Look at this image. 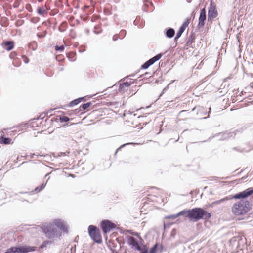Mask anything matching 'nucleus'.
Returning <instances> with one entry per match:
<instances>
[{
    "label": "nucleus",
    "instance_id": "obj_1",
    "mask_svg": "<svg viewBox=\"0 0 253 253\" xmlns=\"http://www.w3.org/2000/svg\"><path fill=\"white\" fill-rule=\"evenodd\" d=\"M42 229L46 236L49 238L61 236L60 231L67 233V228L65 226L64 222L61 219H56L53 224H47L43 225Z\"/></svg>",
    "mask_w": 253,
    "mask_h": 253
},
{
    "label": "nucleus",
    "instance_id": "obj_2",
    "mask_svg": "<svg viewBox=\"0 0 253 253\" xmlns=\"http://www.w3.org/2000/svg\"><path fill=\"white\" fill-rule=\"evenodd\" d=\"M252 203L247 200H240L234 204L232 211L237 215L246 214L252 209Z\"/></svg>",
    "mask_w": 253,
    "mask_h": 253
},
{
    "label": "nucleus",
    "instance_id": "obj_3",
    "mask_svg": "<svg viewBox=\"0 0 253 253\" xmlns=\"http://www.w3.org/2000/svg\"><path fill=\"white\" fill-rule=\"evenodd\" d=\"M189 216L190 221L196 222L201 219L208 220L211 215L201 208H194L190 210Z\"/></svg>",
    "mask_w": 253,
    "mask_h": 253
},
{
    "label": "nucleus",
    "instance_id": "obj_4",
    "mask_svg": "<svg viewBox=\"0 0 253 253\" xmlns=\"http://www.w3.org/2000/svg\"><path fill=\"white\" fill-rule=\"evenodd\" d=\"M88 232L91 239L95 243L100 244L102 242L99 228L95 225H90L88 227Z\"/></svg>",
    "mask_w": 253,
    "mask_h": 253
},
{
    "label": "nucleus",
    "instance_id": "obj_5",
    "mask_svg": "<svg viewBox=\"0 0 253 253\" xmlns=\"http://www.w3.org/2000/svg\"><path fill=\"white\" fill-rule=\"evenodd\" d=\"M245 240V238L243 239L240 236H235L230 239L228 243L233 249L237 250H242L243 248L241 246L242 244H244V240Z\"/></svg>",
    "mask_w": 253,
    "mask_h": 253
},
{
    "label": "nucleus",
    "instance_id": "obj_6",
    "mask_svg": "<svg viewBox=\"0 0 253 253\" xmlns=\"http://www.w3.org/2000/svg\"><path fill=\"white\" fill-rule=\"evenodd\" d=\"M101 228L104 233L106 234L115 229L116 224L109 220H103L100 224Z\"/></svg>",
    "mask_w": 253,
    "mask_h": 253
},
{
    "label": "nucleus",
    "instance_id": "obj_7",
    "mask_svg": "<svg viewBox=\"0 0 253 253\" xmlns=\"http://www.w3.org/2000/svg\"><path fill=\"white\" fill-rule=\"evenodd\" d=\"M253 194V187L248 188L234 195L235 199L247 200L246 199Z\"/></svg>",
    "mask_w": 253,
    "mask_h": 253
},
{
    "label": "nucleus",
    "instance_id": "obj_8",
    "mask_svg": "<svg viewBox=\"0 0 253 253\" xmlns=\"http://www.w3.org/2000/svg\"><path fill=\"white\" fill-rule=\"evenodd\" d=\"M253 149V143H241L240 146L233 148V150H236L239 152H248Z\"/></svg>",
    "mask_w": 253,
    "mask_h": 253
},
{
    "label": "nucleus",
    "instance_id": "obj_9",
    "mask_svg": "<svg viewBox=\"0 0 253 253\" xmlns=\"http://www.w3.org/2000/svg\"><path fill=\"white\" fill-rule=\"evenodd\" d=\"M17 253H28L34 252L36 250L37 247L35 246H30L26 245L16 246Z\"/></svg>",
    "mask_w": 253,
    "mask_h": 253
},
{
    "label": "nucleus",
    "instance_id": "obj_10",
    "mask_svg": "<svg viewBox=\"0 0 253 253\" xmlns=\"http://www.w3.org/2000/svg\"><path fill=\"white\" fill-rule=\"evenodd\" d=\"M206 20V10L205 8H203L200 11V16L199 17V22L197 25V28L198 29H201L204 26Z\"/></svg>",
    "mask_w": 253,
    "mask_h": 253
},
{
    "label": "nucleus",
    "instance_id": "obj_11",
    "mask_svg": "<svg viewBox=\"0 0 253 253\" xmlns=\"http://www.w3.org/2000/svg\"><path fill=\"white\" fill-rule=\"evenodd\" d=\"M218 14L216 6L211 3L210 7L208 8V21H209L212 19L217 17Z\"/></svg>",
    "mask_w": 253,
    "mask_h": 253
},
{
    "label": "nucleus",
    "instance_id": "obj_12",
    "mask_svg": "<svg viewBox=\"0 0 253 253\" xmlns=\"http://www.w3.org/2000/svg\"><path fill=\"white\" fill-rule=\"evenodd\" d=\"M128 244L136 250H140L141 246L137 240L133 236H127Z\"/></svg>",
    "mask_w": 253,
    "mask_h": 253
},
{
    "label": "nucleus",
    "instance_id": "obj_13",
    "mask_svg": "<svg viewBox=\"0 0 253 253\" xmlns=\"http://www.w3.org/2000/svg\"><path fill=\"white\" fill-rule=\"evenodd\" d=\"M175 32L173 28L169 27L165 29V35L168 38H172L175 35Z\"/></svg>",
    "mask_w": 253,
    "mask_h": 253
},
{
    "label": "nucleus",
    "instance_id": "obj_14",
    "mask_svg": "<svg viewBox=\"0 0 253 253\" xmlns=\"http://www.w3.org/2000/svg\"><path fill=\"white\" fill-rule=\"evenodd\" d=\"M14 42L11 41H7L3 43V48L7 51H10L14 48Z\"/></svg>",
    "mask_w": 253,
    "mask_h": 253
},
{
    "label": "nucleus",
    "instance_id": "obj_15",
    "mask_svg": "<svg viewBox=\"0 0 253 253\" xmlns=\"http://www.w3.org/2000/svg\"><path fill=\"white\" fill-rule=\"evenodd\" d=\"M239 131L238 129H237L235 131L230 132L228 133L222 132V141L228 138L234 137L236 135L235 132H238Z\"/></svg>",
    "mask_w": 253,
    "mask_h": 253
},
{
    "label": "nucleus",
    "instance_id": "obj_16",
    "mask_svg": "<svg viewBox=\"0 0 253 253\" xmlns=\"http://www.w3.org/2000/svg\"><path fill=\"white\" fill-rule=\"evenodd\" d=\"M45 186V184L43 183L42 185H41L40 186L37 187L35 189L34 191H36L37 192H40V191H42V190H43ZM33 192H34V191H32L29 192H19V193H21V194H27L30 195L32 194Z\"/></svg>",
    "mask_w": 253,
    "mask_h": 253
},
{
    "label": "nucleus",
    "instance_id": "obj_17",
    "mask_svg": "<svg viewBox=\"0 0 253 253\" xmlns=\"http://www.w3.org/2000/svg\"><path fill=\"white\" fill-rule=\"evenodd\" d=\"M190 210L191 209H184L181 211L176 214L177 217L184 215L185 217H188L189 219V214H190Z\"/></svg>",
    "mask_w": 253,
    "mask_h": 253
},
{
    "label": "nucleus",
    "instance_id": "obj_18",
    "mask_svg": "<svg viewBox=\"0 0 253 253\" xmlns=\"http://www.w3.org/2000/svg\"><path fill=\"white\" fill-rule=\"evenodd\" d=\"M195 33L193 31H191L190 34V36L188 38V39L186 42V44L187 45H191L192 43L195 42Z\"/></svg>",
    "mask_w": 253,
    "mask_h": 253
},
{
    "label": "nucleus",
    "instance_id": "obj_19",
    "mask_svg": "<svg viewBox=\"0 0 253 253\" xmlns=\"http://www.w3.org/2000/svg\"><path fill=\"white\" fill-rule=\"evenodd\" d=\"M130 85V83L128 82H124L122 84H121L119 85V87L118 89V91L119 92H124L125 87H128Z\"/></svg>",
    "mask_w": 253,
    "mask_h": 253
},
{
    "label": "nucleus",
    "instance_id": "obj_20",
    "mask_svg": "<svg viewBox=\"0 0 253 253\" xmlns=\"http://www.w3.org/2000/svg\"><path fill=\"white\" fill-rule=\"evenodd\" d=\"M162 54L159 53L149 60H150V61L151 62L152 64L153 65L156 61H158L162 57Z\"/></svg>",
    "mask_w": 253,
    "mask_h": 253
},
{
    "label": "nucleus",
    "instance_id": "obj_21",
    "mask_svg": "<svg viewBox=\"0 0 253 253\" xmlns=\"http://www.w3.org/2000/svg\"><path fill=\"white\" fill-rule=\"evenodd\" d=\"M185 31L184 29H182L181 27H180L179 28L178 31L176 33V36L174 37V41H177L182 35V33Z\"/></svg>",
    "mask_w": 253,
    "mask_h": 253
},
{
    "label": "nucleus",
    "instance_id": "obj_22",
    "mask_svg": "<svg viewBox=\"0 0 253 253\" xmlns=\"http://www.w3.org/2000/svg\"><path fill=\"white\" fill-rule=\"evenodd\" d=\"M38 46V44L36 42L33 41L29 43L28 47L29 48L33 50H35Z\"/></svg>",
    "mask_w": 253,
    "mask_h": 253
},
{
    "label": "nucleus",
    "instance_id": "obj_23",
    "mask_svg": "<svg viewBox=\"0 0 253 253\" xmlns=\"http://www.w3.org/2000/svg\"><path fill=\"white\" fill-rule=\"evenodd\" d=\"M17 252L16 246H13L7 249L3 253H17Z\"/></svg>",
    "mask_w": 253,
    "mask_h": 253
},
{
    "label": "nucleus",
    "instance_id": "obj_24",
    "mask_svg": "<svg viewBox=\"0 0 253 253\" xmlns=\"http://www.w3.org/2000/svg\"><path fill=\"white\" fill-rule=\"evenodd\" d=\"M107 105L111 106L114 108H117L119 106H121V105L118 102H109L107 103Z\"/></svg>",
    "mask_w": 253,
    "mask_h": 253
},
{
    "label": "nucleus",
    "instance_id": "obj_25",
    "mask_svg": "<svg viewBox=\"0 0 253 253\" xmlns=\"http://www.w3.org/2000/svg\"><path fill=\"white\" fill-rule=\"evenodd\" d=\"M92 105V103L91 102H88L84 104H82L80 107L82 109V111L86 110L88 108H89Z\"/></svg>",
    "mask_w": 253,
    "mask_h": 253
},
{
    "label": "nucleus",
    "instance_id": "obj_26",
    "mask_svg": "<svg viewBox=\"0 0 253 253\" xmlns=\"http://www.w3.org/2000/svg\"><path fill=\"white\" fill-rule=\"evenodd\" d=\"M80 103V100L78 99V98L75 99L72 101H71L68 104V106L69 107H73V106L78 105Z\"/></svg>",
    "mask_w": 253,
    "mask_h": 253
},
{
    "label": "nucleus",
    "instance_id": "obj_27",
    "mask_svg": "<svg viewBox=\"0 0 253 253\" xmlns=\"http://www.w3.org/2000/svg\"><path fill=\"white\" fill-rule=\"evenodd\" d=\"M204 111V108L203 107L197 106L193 108L192 110V111L196 112L197 114H198L199 112H203Z\"/></svg>",
    "mask_w": 253,
    "mask_h": 253
},
{
    "label": "nucleus",
    "instance_id": "obj_28",
    "mask_svg": "<svg viewBox=\"0 0 253 253\" xmlns=\"http://www.w3.org/2000/svg\"><path fill=\"white\" fill-rule=\"evenodd\" d=\"M190 18H187L185 21L182 23V24L181 25L180 27H181L182 29L185 30L186 27L188 26V25L190 23Z\"/></svg>",
    "mask_w": 253,
    "mask_h": 253
},
{
    "label": "nucleus",
    "instance_id": "obj_29",
    "mask_svg": "<svg viewBox=\"0 0 253 253\" xmlns=\"http://www.w3.org/2000/svg\"><path fill=\"white\" fill-rule=\"evenodd\" d=\"M11 139L9 137H5L4 134H1L0 136V142H11Z\"/></svg>",
    "mask_w": 253,
    "mask_h": 253
},
{
    "label": "nucleus",
    "instance_id": "obj_30",
    "mask_svg": "<svg viewBox=\"0 0 253 253\" xmlns=\"http://www.w3.org/2000/svg\"><path fill=\"white\" fill-rule=\"evenodd\" d=\"M159 246V244L158 243H156L152 247L150 248L149 251L150 253H156Z\"/></svg>",
    "mask_w": 253,
    "mask_h": 253
},
{
    "label": "nucleus",
    "instance_id": "obj_31",
    "mask_svg": "<svg viewBox=\"0 0 253 253\" xmlns=\"http://www.w3.org/2000/svg\"><path fill=\"white\" fill-rule=\"evenodd\" d=\"M52 242L50 241H44L43 242V243L40 245V249H44L47 247L48 245L51 244Z\"/></svg>",
    "mask_w": 253,
    "mask_h": 253
},
{
    "label": "nucleus",
    "instance_id": "obj_32",
    "mask_svg": "<svg viewBox=\"0 0 253 253\" xmlns=\"http://www.w3.org/2000/svg\"><path fill=\"white\" fill-rule=\"evenodd\" d=\"M152 65V64L150 60H148L141 65V68L143 69H147Z\"/></svg>",
    "mask_w": 253,
    "mask_h": 253
},
{
    "label": "nucleus",
    "instance_id": "obj_33",
    "mask_svg": "<svg viewBox=\"0 0 253 253\" xmlns=\"http://www.w3.org/2000/svg\"><path fill=\"white\" fill-rule=\"evenodd\" d=\"M59 120H60V122H62V123L68 122L70 120L69 118L67 116H65L59 115Z\"/></svg>",
    "mask_w": 253,
    "mask_h": 253
},
{
    "label": "nucleus",
    "instance_id": "obj_34",
    "mask_svg": "<svg viewBox=\"0 0 253 253\" xmlns=\"http://www.w3.org/2000/svg\"><path fill=\"white\" fill-rule=\"evenodd\" d=\"M65 49V47H64V46L62 45H60V46H58V45H56L55 46V49L56 51H58V52H62L64 51Z\"/></svg>",
    "mask_w": 253,
    "mask_h": 253
},
{
    "label": "nucleus",
    "instance_id": "obj_35",
    "mask_svg": "<svg viewBox=\"0 0 253 253\" xmlns=\"http://www.w3.org/2000/svg\"><path fill=\"white\" fill-rule=\"evenodd\" d=\"M67 57L68 59L71 61H74L76 60L75 55L72 53H68L67 54Z\"/></svg>",
    "mask_w": 253,
    "mask_h": 253
},
{
    "label": "nucleus",
    "instance_id": "obj_36",
    "mask_svg": "<svg viewBox=\"0 0 253 253\" xmlns=\"http://www.w3.org/2000/svg\"><path fill=\"white\" fill-rule=\"evenodd\" d=\"M126 32L125 30H121L119 33V34H118L119 35H120V38L121 39H123L126 35Z\"/></svg>",
    "mask_w": 253,
    "mask_h": 253
},
{
    "label": "nucleus",
    "instance_id": "obj_37",
    "mask_svg": "<svg viewBox=\"0 0 253 253\" xmlns=\"http://www.w3.org/2000/svg\"><path fill=\"white\" fill-rule=\"evenodd\" d=\"M234 197V195H229L228 196H226L224 198H222V202H223L225 201H227V200H233V199H235V198Z\"/></svg>",
    "mask_w": 253,
    "mask_h": 253
},
{
    "label": "nucleus",
    "instance_id": "obj_38",
    "mask_svg": "<svg viewBox=\"0 0 253 253\" xmlns=\"http://www.w3.org/2000/svg\"><path fill=\"white\" fill-rule=\"evenodd\" d=\"M177 218L176 214L173 215H169L165 217V219H171L174 220Z\"/></svg>",
    "mask_w": 253,
    "mask_h": 253
},
{
    "label": "nucleus",
    "instance_id": "obj_39",
    "mask_svg": "<svg viewBox=\"0 0 253 253\" xmlns=\"http://www.w3.org/2000/svg\"><path fill=\"white\" fill-rule=\"evenodd\" d=\"M94 33L96 34H98L101 33V30L100 29V28L99 26H98L97 25L94 26Z\"/></svg>",
    "mask_w": 253,
    "mask_h": 253
},
{
    "label": "nucleus",
    "instance_id": "obj_40",
    "mask_svg": "<svg viewBox=\"0 0 253 253\" xmlns=\"http://www.w3.org/2000/svg\"><path fill=\"white\" fill-rule=\"evenodd\" d=\"M46 34H47V32H46V31H45L43 32V33H38L37 34V36L39 38H43L46 36Z\"/></svg>",
    "mask_w": 253,
    "mask_h": 253
},
{
    "label": "nucleus",
    "instance_id": "obj_41",
    "mask_svg": "<svg viewBox=\"0 0 253 253\" xmlns=\"http://www.w3.org/2000/svg\"><path fill=\"white\" fill-rule=\"evenodd\" d=\"M220 135V133H216L214 135L210 136L208 140L210 141H212V140H213V139L215 138V137H219ZM215 140H214V141H215Z\"/></svg>",
    "mask_w": 253,
    "mask_h": 253
},
{
    "label": "nucleus",
    "instance_id": "obj_42",
    "mask_svg": "<svg viewBox=\"0 0 253 253\" xmlns=\"http://www.w3.org/2000/svg\"><path fill=\"white\" fill-rule=\"evenodd\" d=\"M131 143H124V144L122 145L120 147H119L117 150H116L115 154L116 155L118 151H119L121 149L124 147L126 145L128 144H130ZM133 144H140V143H133Z\"/></svg>",
    "mask_w": 253,
    "mask_h": 253
},
{
    "label": "nucleus",
    "instance_id": "obj_43",
    "mask_svg": "<svg viewBox=\"0 0 253 253\" xmlns=\"http://www.w3.org/2000/svg\"><path fill=\"white\" fill-rule=\"evenodd\" d=\"M37 13L38 14L44 16V11L40 7L37 8Z\"/></svg>",
    "mask_w": 253,
    "mask_h": 253
},
{
    "label": "nucleus",
    "instance_id": "obj_44",
    "mask_svg": "<svg viewBox=\"0 0 253 253\" xmlns=\"http://www.w3.org/2000/svg\"><path fill=\"white\" fill-rule=\"evenodd\" d=\"M138 251L140 252V253H150L149 251L147 248H142L141 247L140 250Z\"/></svg>",
    "mask_w": 253,
    "mask_h": 253
},
{
    "label": "nucleus",
    "instance_id": "obj_45",
    "mask_svg": "<svg viewBox=\"0 0 253 253\" xmlns=\"http://www.w3.org/2000/svg\"><path fill=\"white\" fill-rule=\"evenodd\" d=\"M176 233H177L176 229L175 228L173 229L170 233L171 237L175 238Z\"/></svg>",
    "mask_w": 253,
    "mask_h": 253
},
{
    "label": "nucleus",
    "instance_id": "obj_46",
    "mask_svg": "<svg viewBox=\"0 0 253 253\" xmlns=\"http://www.w3.org/2000/svg\"><path fill=\"white\" fill-rule=\"evenodd\" d=\"M17 54L16 52H12L9 54V57L10 59H14L17 56Z\"/></svg>",
    "mask_w": 253,
    "mask_h": 253
},
{
    "label": "nucleus",
    "instance_id": "obj_47",
    "mask_svg": "<svg viewBox=\"0 0 253 253\" xmlns=\"http://www.w3.org/2000/svg\"><path fill=\"white\" fill-rule=\"evenodd\" d=\"M82 111V109L81 108V107L80 106L79 108L75 109L74 111V112L75 114H79L82 113V112H81Z\"/></svg>",
    "mask_w": 253,
    "mask_h": 253
},
{
    "label": "nucleus",
    "instance_id": "obj_48",
    "mask_svg": "<svg viewBox=\"0 0 253 253\" xmlns=\"http://www.w3.org/2000/svg\"><path fill=\"white\" fill-rule=\"evenodd\" d=\"M253 218V212L250 213L249 215L245 216V217L243 218L244 219H251Z\"/></svg>",
    "mask_w": 253,
    "mask_h": 253
},
{
    "label": "nucleus",
    "instance_id": "obj_49",
    "mask_svg": "<svg viewBox=\"0 0 253 253\" xmlns=\"http://www.w3.org/2000/svg\"><path fill=\"white\" fill-rule=\"evenodd\" d=\"M150 73L146 72L145 73H144V74L141 75V77H143L144 78H149L151 77V76L150 75Z\"/></svg>",
    "mask_w": 253,
    "mask_h": 253
},
{
    "label": "nucleus",
    "instance_id": "obj_50",
    "mask_svg": "<svg viewBox=\"0 0 253 253\" xmlns=\"http://www.w3.org/2000/svg\"><path fill=\"white\" fill-rule=\"evenodd\" d=\"M120 35L118 34H116L113 36V40L114 41H117L118 39H120Z\"/></svg>",
    "mask_w": 253,
    "mask_h": 253
},
{
    "label": "nucleus",
    "instance_id": "obj_51",
    "mask_svg": "<svg viewBox=\"0 0 253 253\" xmlns=\"http://www.w3.org/2000/svg\"><path fill=\"white\" fill-rule=\"evenodd\" d=\"M138 19H140V17L137 16L135 20L133 21V24L135 26H138L139 24Z\"/></svg>",
    "mask_w": 253,
    "mask_h": 253
},
{
    "label": "nucleus",
    "instance_id": "obj_52",
    "mask_svg": "<svg viewBox=\"0 0 253 253\" xmlns=\"http://www.w3.org/2000/svg\"><path fill=\"white\" fill-rule=\"evenodd\" d=\"M39 120V119H34L32 120V122L31 123V126L32 127H36L38 126L37 124H35V122L34 121V120Z\"/></svg>",
    "mask_w": 253,
    "mask_h": 253
},
{
    "label": "nucleus",
    "instance_id": "obj_53",
    "mask_svg": "<svg viewBox=\"0 0 253 253\" xmlns=\"http://www.w3.org/2000/svg\"><path fill=\"white\" fill-rule=\"evenodd\" d=\"M173 222H169V223H166L165 221L164 222V227H169L170 225H171Z\"/></svg>",
    "mask_w": 253,
    "mask_h": 253
},
{
    "label": "nucleus",
    "instance_id": "obj_54",
    "mask_svg": "<svg viewBox=\"0 0 253 253\" xmlns=\"http://www.w3.org/2000/svg\"><path fill=\"white\" fill-rule=\"evenodd\" d=\"M78 99H79V100H80V103L82 101H85L87 100L86 97H85V96L79 97Z\"/></svg>",
    "mask_w": 253,
    "mask_h": 253
},
{
    "label": "nucleus",
    "instance_id": "obj_55",
    "mask_svg": "<svg viewBox=\"0 0 253 253\" xmlns=\"http://www.w3.org/2000/svg\"><path fill=\"white\" fill-rule=\"evenodd\" d=\"M144 26V24L143 22H141L139 24H138V27L140 28H143Z\"/></svg>",
    "mask_w": 253,
    "mask_h": 253
},
{
    "label": "nucleus",
    "instance_id": "obj_56",
    "mask_svg": "<svg viewBox=\"0 0 253 253\" xmlns=\"http://www.w3.org/2000/svg\"><path fill=\"white\" fill-rule=\"evenodd\" d=\"M120 137H121V136H114L112 137V138L113 139V140L116 141V140H118L119 138Z\"/></svg>",
    "mask_w": 253,
    "mask_h": 253
},
{
    "label": "nucleus",
    "instance_id": "obj_57",
    "mask_svg": "<svg viewBox=\"0 0 253 253\" xmlns=\"http://www.w3.org/2000/svg\"><path fill=\"white\" fill-rule=\"evenodd\" d=\"M163 250V246L162 245H159L158 250H159L160 252H161Z\"/></svg>",
    "mask_w": 253,
    "mask_h": 253
},
{
    "label": "nucleus",
    "instance_id": "obj_58",
    "mask_svg": "<svg viewBox=\"0 0 253 253\" xmlns=\"http://www.w3.org/2000/svg\"><path fill=\"white\" fill-rule=\"evenodd\" d=\"M24 57L25 58V59H24V62H25V63H26V64H27V63H29V60L27 58H26L25 56H23V58H24Z\"/></svg>",
    "mask_w": 253,
    "mask_h": 253
},
{
    "label": "nucleus",
    "instance_id": "obj_59",
    "mask_svg": "<svg viewBox=\"0 0 253 253\" xmlns=\"http://www.w3.org/2000/svg\"><path fill=\"white\" fill-rule=\"evenodd\" d=\"M49 9V8H47L46 7L45 9L43 10L44 11V15L45 14H47L48 13Z\"/></svg>",
    "mask_w": 253,
    "mask_h": 253
},
{
    "label": "nucleus",
    "instance_id": "obj_60",
    "mask_svg": "<svg viewBox=\"0 0 253 253\" xmlns=\"http://www.w3.org/2000/svg\"><path fill=\"white\" fill-rule=\"evenodd\" d=\"M31 21L33 23H36L37 22V20L36 18H33L31 19Z\"/></svg>",
    "mask_w": 253,
    "mask_h": 253
},
{
    "label": "nucleus",
    "instance_id": "obj_61",
    "mask_svg": "<svg viewBox=\"0 0 253 253\" xmlns=\"http://www.w3.org/2000/svg\"><path fill=\"white\" fill-rule=\"evenodd\" d=\"M131 234H133V235H135V236H136L137 237L139 236V233H137V232H133V233L131 232Z\"/></svg>",
    "mask_w": 253,
    "mask_h": 253
},
{
    "label": "nucleus",
    "instance_id": "obj_62",
    "mask_svg": "<svg viewBox=\"0 0 253 253\" xmlns=\"http://www.w3.org/2000/svg\"><path fill=\"white\" fill-rule=\"evenodd\" d=\"M65 155V152H61V153H60V154L59 155V156L60 157H61V156H64V155Z\"/></svg>",
    "mask_w": 253,
    "mask_h": 253
},
{
    "label": "nucleus",
    "instance_id": "obj_63",
    "mask_svg": "<svg viewBox=\"0 0 253 253\" xmlns=\"http://www.w3.org/2000/svg\"><path fill=\"white\" fill-rule=\"evenodd\" d=\"M59 30L60 32H64V30H62V28H61L60 27H59Z\"/></svg>",
    "mask_w": 253,
    "mask_h": 253
},
{
    "label": "nucleus",
    "instance_id": "obj_64",
    "mask_svg": "<svg viewBox=\"0 0 253 253\" xmlns=\"http://www.w3.org/2000/svg\"><path fill=\"white\" fill-rule=\"evenodd\" d=\"M59 30L60 32H64V30H62V28H61L60 27H59Z\"/></svg>",
    "mask_w": 253,
    "mask_h": 253
}]
</instances>
